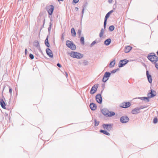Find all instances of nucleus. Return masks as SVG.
I'll list each match as a JSON object with an SVG mask.
<instances>
[{"mask_svg":"<svg viewBox=\"0 0 158 158\" xmlns=\"http://www.w3.org/2000/svg\"><path fill=\"white\" fill-rule=\"evenodd\" d=\"M146 74L149 82L150 83H151L152 82V77L149 74L148 71H146Z\"/></svg>","mask_w":158,"mask_h":158,"instance_id":"obj_14","label":"nucleus"},{"mask_svg":"<svg viewBox=\"0 0 158 158\" xmlns=\"http://www.w3.org/2000/svg\"><path fill=\"white\" fill-rule=\"evenodd\" d=\"M27 53V49H25V54H26Z\"/></svg>","mask_w":158,"mask_h":158,"instance_id":"obj_42","label":"nucleus"},{"mask_svg":"<svg viewBox=\"0 0 158 158\" xmlns=\"http://www.w3.org/2000/svg\"><path fill=\"white\" fill-rule=\"evenodd\" d=\"M46 52L48 56H49V48H47L46 49Z\"/></svg>","mask_w":158,"mask_h":158,"instance_id":"obj_31","label":"nucleus"},{"mask_svg":"<svg viewBox=\"0 0 158 158\" xmlns=\"http://www.w3.org/2000/svg\"><path fill=\"white\" fill-rule=\"evenodd\" d=\"M96 43V42L95 41H94L92 42V43L91 44V45H93L94 44Z\"/></svg>","mask_w":158,"mask_h":158,"instance_id":"obj_41","label":"nucleus"},{"mask_svg":"<svg viewBox=\"0 0 158 158\" xmlns=\"http://www.w3.org/2000/svg\"><path fill=\"white\" fill-rule=\"evenodd\" d=\"M155 64L156 67L158 69V64H156V63Z\"/></svg>","mask_w":158,"mask_h":158,"instance_id":"obj_38","label":"nucleus"},{"mask_svg":"<svg viewBox=\"0 0 158 158\" xmlns=\"http://www.w3.org/2000/svg\"><path fill=\"white\" fill-rule=\"evenodd\" d=\"M113 12V10H111L110 11H109L108 13L106 15L105 18V20L104 22V27L105 28V27L106 25V21L107 20V19L110 16V14L112 13Z\"/></svg>","mask_w":158,"mask_h":158,"instance_id":"obj_6","label":"nucleus"},{"mask_svg":"<svg viewBox=\"0 0 158 158\" xmlns=\"http://www.w3.org/2000/svg\"><path fill=\"white\" fill-rule=\"evenodd\" d=\"M108 79L104 76L102 79V81L104 82H106Z\"/></svg>","mask_w":158,"mask_h":158,"instance_id":"obj_29","label":"nucleus"},{"mask_svg":"<svg viewBox=\"0 0 158 158\" xmlns=\"http://www.w3.org/2000/svg\"><path fill=\"white\" fill-rule=\"evenodd\" d=\"M100 132L101 133H102L106 135H110V133L109 132H107L106 131L103 130H101L100 131Z\"/></svg>","mask_w":158,"mask_h":158,"instance_id":"obj_20","label":"nucleus"},{"mask_svg":"<svg viewBox=\"0 0 158 158\" xmlns=\"http://www.w3.org/2000/svg\"><path fill=\"white\" fill-rule=\"evenodd\" d=\"M110 73L109 72H106L104 74V76L108 79V78L110 76Z\"/></svg>","mask_w":158,"mask_h":158,"instance_id":"obj_21","label":"nucleus"},{"mask_svg":"<svg viewBox=\"0 0 158 158\" xmlns=\"http://www.w3.org/2000/svg\"><path fill=\"white\" fill-rule=\"evenodd\" d=\"M98 86V84L94 85L91 88V89L90 90V93L92 94H93L95 93L96 90H97Z\"/></svg>","mask_w":158,"mask_h":158,"instance_id":"obj_7","label":"nucleus"},{"mask_svg":"<svg viewBox=\"0 0 158 158\" xmlns=\"http://www.w3.org/2000/svg\"><path fill=\"white\" fill-rule=\"evenodd\" d=\"M48 36L46 39L45 40V43L46 45L48 47H49V43L48 41Z\"/></svg>","mask_w":158,"mask_h":158,"instance_id":"obj_22","label":"nucleus"},{"mask_svg":"<svg viewBox=\"0 0 158 158\" xmlns=\"http://www.w3.org/2000/svg\"><path fill=\"white\" fill-rule=\"evenodd\" d=\"M69 55L71 57L77 59L81 58L83 56V54H81L80 53L73 51L69 53Z\"/></svg>","mask_w":158,"mask_h":158,"instance_id":"obj_2","label":"nucleus"},{"mask_svg":"<svg viewBox=\"0 0 158 158\" xmlns=\"http://www.w3.org/2000/svg\"><path fill=\"white\" fill-rule=\"evenodd\" d=\"M128 62L127 60H121L119 62L118 66L119 67H121L125 65Z\"/></svg>","mask_w":158,"mask_h":158,"instance_id":"obj_9","label":"nucleus"},{"mask_svg":"<svg viewBox=\"0 0 158 158\" xmlns=\"http://www.w3.org/2000/svg\"><path fill=\"white\" fill-rule=\"evenodd\" d=\"M102 127L105 130H107L108 131L111 130L112 128V126L111 124H104L103 125Z\"/></svg>","mask_w":158,"mask_h":158,"instance_id":"obj_8","label":"nucleus"},{"mask_svg":"<svg viewBox=\"0 0 158 158\" xmlns=\"http://www.w3.org/2000/svg\"><path fill=\"white\" fill-rule=\"evenodd\" d=\"M113 1V0H108V2L110 3H111Z\"/></svg>","mask_w":158,"mask_h":158,"instance_id":"obj_40","label":"nucleus"},{"mask_svg":"<svg viewBox=\"0 0 158 158\" xmlns=\"http://www.w3.org/2000/svg\"><path fill=\"white\" fill-rule=\"evenodd\" d=\"M53 56V55L52 53L50 52V57H52Z\"/></svg>","mask_w":158,"mask_h":158,"instance_id":"obj_37","label":"nucleus"},{"mask_svg":"<svg viewBox=\"0 0 158 158\" xmlns=\"http://www.w3.org/2000/svg\"><path fill=\"white\" fill-rule=\"evenodd\" d=\"M79 0H73V2L75 3H77L78 2Z\"/></svg>","mask_w":158,"mask_h":158,"instance_id":"obj_35","label":"nucleus"},{"mask_svg":"<svg viewBox=\"0 0 158 158\" xmlns=\"http://www.w3.org/2000/svg\"><path fill=\"white\" fill-rule=\"evenodd\" d=\"M71 32L72 36H75L76 33L74 28H72L71 30Z\"/></svg>","mask_w":158,"mask_h":158,"instance_id":"obj_19","label":"nucleus"},{"mask_svg":"<svg viewBox=\"0 0 158 158\" xmlns=\"http://www.w3.org/2000/svg\"><path fill=\"white\" fill-rule=\"evenodd\" d=\"M50 9L51 10V13H50V15L52 14L54 8V6L52 5H51V6H50Z\"/></svg>","mask_w":158,"mask_h":158,"instance_id":"obj_26","label":"nucleus"},{"mask_svg":"<svg viewBox=\"0 0 158 158\" xmlns=\"http://www.w3.org/2000/svg\"><path fill=\"white\" fill-rule=\"evenodd\" d=\"M89 106L90 109L92 110H95L97 108V106L94 103H91L90 104Z\"/></svg>","mask_w":158,"mask_h":158,"instance_id":"obj_16","label":"nucleus"},{"mask_svg":"<svg viewBox=\"0 0 158 158\" xmlns=\"http://www.w3.org/2000/svg\"><path fill=\"white\" fill-rule=\"evenodd\" d=\"M0 105L2 108L4 109H6V104L2 99L0 100Z\"/></svg>","mask_w":158,"mask_h":158,"instance_id":"obj_13","label":"nucleus"},{"mask_svg":"<svg viewBox=\"0 0 158 158\" xmlns=\"http://www.w3.org/2000/svg\"><path fill=\"white\" fill-rule=\"evenodd\" d=\"M102 113L107 117H111L115 115V113L113 112H110L106 109H103L102 110Z\"/></svg>","mask_w":158,"mask_h":158,"instance_id":"obj_3","label":"nucleus"},{"mask_svg":"<svg viewBox=\"0 0 158 158\" xmlns=\"http://www.w3.org/2000/svg\"><path fill=\"white\" fill-rule=\"evenodd\" d=\"M48 31H49V27L48 28Z\"/></svg>","mask_w":158,"mask_h":158,"instance_id":"obj_46","label":"nucleus"},{"mask_svg":"<svg viewBox=\"0 0 158 158\" xmlns=\"http://www.w3.org/2000/svg\"><path fill=\"white\" fill-rule=\"evenodd\" d=\"M114 26L112 25L110 26L109 29L110 31H112L114 29Z\"/></svg>","mask_w":158,"mask_h":158,"instance_id":"obj_25","label":"nucleus"},{"mask_svg":"<svg viewBox=\"0 0 158 158\" xmlns=\"http://www.w3.org/2000/svg\"><path fill=\"white\" fill-rule=\"evenodd\" d=\"M118 69H115V70H113L112 72V73H115L116 72V71L118 70Z\"/></svg>","mask_w":158,"mask_h":158,"instance_id":"obj_36","label":"nucleus"},{"mask_svg":"<svg viewBox=\"0 0 158 158\" xmlns=\"http://www.w3.org/2000/svg\"><path fill=\"white\" fill-rule=\"evenodd\" d=\"M129 120L128 118L126 116H123L120 118V121L122 123H126L128 122Z\"/></svg>","mask_w":158,"mask_h":158,"instance_id":"obj_10","label":"nucleus"},{"mask_svg":"<svg viewBox=\"0 0 158 158\" xmlns=\"http://www.w3.org/2000/svg\"><path fill=\"white\" fill-rule=\"evenodd\" d=\"M96 99L98 103H101L102 102V99L100 94H98L96 96Z\"/></svg>","mask_w":158,"mask_h":158,"instance_id":"obj_12","label":"nucleus"},{"mask_svg":"<svg viewBox=\"0 0 158 158\" xmlns=\"http://www.w3.org/2000/svg\"><path fill=\"white\" fill-rule=\"evenodd\" d=\"M132 48L129 46H127L125 47V52L126 53H128L131 50Z\"/></svg>","mask_w":158,"mask_h":158,"instance_id":"obj_15","label":"nucleus"},{"mask_svg":"<svg viewBox=\"0 0 158 158\" xmlns=\"http://www.w3.org/2000/svg\"><path fill=\"white\" fill-rule=\"evenodd\" d=\"M59 2H60V1H63V0H58Z\"/></svg>","mask_w":158,"mask_h":158,"instance_id":"obj_43","label":"nucleus"},{"mask_svg":"<svg viewBox=\"0 0 158 158\" xmlns=\"http://www.w3.org/2000/svg\"><path fill=\"white\" fill-rule=\"evenodd\" d=\"M66 76H68V74H67V73H66Z\"/></svg>","mask_w":158,"mask_h":158,"instance_id":"obj_45","label":"nucleus"},{"mask_svg":"<svg viewBox=\"0 0 158 158\" xmlns=\"http://www.w3.org/2000/svg\"><path fill=\"white\" fill-rule=\"evenodd\" d=\"M156 95V92L155 91L152 89L151 90V92L149 93L148 94V97H144V98L147 99L148 101H149V98H152L155 96Z\"/></svg>","mask_w":158,"mask_h":158,"instance_id":"obj_5","label":"nucleus"},{"mask_svg":"<svg viewBox=\"0 0 158 158\" xmlns=\"http://www.w3.org/2000/svg\"><path fill=\"white\" fill-rule=\"evenodd\" d=\"M9 92L10 93V95L12 96V89L11 87L10 86L9 87Z\"/></svg>","mask_w":158,"mask_h":158,"instance_id":"obj_28","label":"nucleus"},{"mask_svg":"<svg viewBox=\"0 0 158 158\" xmlns=\"http://www.w3.org/2000/svg\"><path fill=\"white\" fill-rule=\"evenodd\" d=\"M139 109H135L132 110L131 112L133 114H136L139 112Z\"/></svg>","mask_w":158,"mask_h":158,"instance_id":"obj_17","label":"nucleus"},{"mask_svg":"<svg viewBox=\"0 0 158 158\" xmlns=\"http://www.w3.org/2000/svg\"><path fill=\"white\" fill-rule=\"evenodd\" d=\"M111 42V40L110 39H108L106 40L104 42V44L106 45H108Z\"/></svg>","mask_w":158,"mask_h":158,"instance_id":"obj_18","label":"nucleus"},{"mask_svg":"<svg viewBox=\"0 0 158 158\" xmlns=\"http://www.w3.org/2000/svg\"><path fill=\"white\" fill-rule=\"evenodd\" d=\"M99 122L96 121V120H95V126H98L99 125Z\"/></svg>","mask_w":158,"mask_h":158,"instance_id":"obj_33","label":"nucleus"},{"mask_svg":"<svg viewBox=\"0 0 158 158\" xmlns=\"http://www.w3.org/2000/svg\"><path fill=\"white\" fill-rule=\"evenodd\" d=\"M80 41H81V43L82 44H84V38L83 37H81V39H80Z\"/></svg>","mask_w":158,"mask_h":158,"instance_id":"obj_27","label":"nucleus"},{"mask_svg":"<svg viewBox=\"0 0 158 158\" xmlns=\"http://www.w3.org/2000/svg\"><path fill=\"white\" fill-rule=\"evenodd\" d=\"M81 31L80 30H78L77 32V34L79 35L80 36L81 35Z\"/></svg>","mask_w":158,"mask_h":158,"instance_id":"obj_34","label":"nucleus"},{"mask_svg":"<svg viewBox=\"0 0 158 158\" xmlns=\"http://www.w3.org/2000/svg\"><path fill=\"white\" fill-rule=\"evenodd\" d=\"M57 66H58L59 67H61V65L59 63H58L57 64Z\"/></svg>","mask_w":158,"mask_h":158,"instance_id":"obj_39","label":"nucleus"},{"mask_svg":"<svg viewBox=\"0 0 158 158\" xmlns=\"http://www.w3.org/2000/svg\"><path fill=\"white\" fill-rule=\"evenodd\" d=\"M48 13L49 14V10L48 11Z\"/></svg>","mask_w":158,"mask_h":158,"instance_id":"obj_44","label":"nucleus"},{"mask_svg":"<svg viewBox=\"0 0 158 158\" xmlns=\"http://www.w3.org/2000/svg\"><path fill=\"white\" fill-rule=\"evenodd\" d=\"M148 59L153 63L156 64L158 60V57L153 53H150L148 56Z\"/></svg>","mask_w":158,"mask_h":158,"instance_id":"obj_1","label":"nucleus"},{"mask_svg":"<svg viewBox=\"0 0 158 158\" xmlns=\"http://www.w3.org/2000/svg\"><path fill=\"white\" fill-rule=\"evenodd\" d=\"M104 32V30L103 29H102L101 31L100 32L99 34V36L100 37H102L103 36Z\"/></svg>","mask_w":158,"mask_h":158,"instance_id":"obj_24","label":"nucleus"},{"mask_svg":"<svg viewBox=\"0 0 158 158\" xmlns=\"http://www.w3.org/2000/svg\"><path fill=\"white\" fill-rule=\"evenodd\" d=\"M115 64V61L114 60L112 61L110 64V67H114Z\"/></svg>","mask_w":158,"mask_h":158,"instance_id":"obj_23","label":"nucleus"},{"mask_svg":"<svg viewBox=\"0 0 158 158\" xmlns=\"http://www.w3.org/2000/svg\"><path fill=\"white\" fill-rule=\"evenodd\" d=\"M29 57H30L31 59H33L34 58V56L32 54H30Z\"/></svg>","mask_w":158,"mask_h":158,"instance_id":"obj_32","label":"nucleus"},{"mask_svg":"<svg viewBox=\"0 0 158 158\" xmlns=\"http://www.w3.org/2000/svg\"><path fill=\"white\" fill-rule=\"evenodd\" d=\"M131 105L130 103L129 102H123L120 105V107L123 108L128 107Z\"/></svg>","mask_w":158,"mask_h":158,"instance_id":"obj_11","label":"nucleus"},{"mask_svg":"<svg viewBox=\"0 0 158 158\" xmlns=\"http://www.w3.org/2000/svg\"><path fill=\"white\" fill-rule=\"evenodd\" d=\"M66 43L67 46L72 50H75L76 49V46L72 42L69 40H67L66 41Z\"/></svg>","mask_w":158,"mask_h":158,"instance_id":"obj_4","label":"nucleus"},{"mask_svg":"<svg viewBox=\"0 0 158 158\" xmlns=\"http://www.w3.org/2000/svg\"><path fill=\"white\" fill-rule=\"evenodd\" d=\"M157 121H158V120H157V118L156 117L153 120V123H157Z\"/></svg>","mask_w":158,"mask_h":158,"instance_id":"obj_30","label":"nucleus"}]
</instances>
